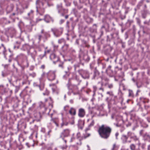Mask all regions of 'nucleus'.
Masks as SVG:
<instances>
[{"instance_id": "obj_1", "label": "nucleus", "mask_w": 150, "mask_h": 150, "mask_svg": "<svg viewBox=\"0 0 150 150\" xmlns=\"http://www.w3.org/2000/svg\"><path fill=\"white\" fill-rule=\"evenodd\" d=\"M112 131V129L106 125H102L99 127L98 130V133L101 137L107 139L109 137Z\"/></svg>"}, {"instance_id": "obj_46", "label": "nucleus", "mask_w": 150, "mask_h": 150, "mask_svg": "<svg viewBox=\"0 0 150 150\" xmlns=\"http://www.w3.org/2000/svg\"><path fill=\"white\" fill-rule=\"evenodd\" d=\"M41 132H42L43 133H45V132L46 130H45V128H42L41 129Z\"/></svg>"}, {"instance_id": "obj_45", "label": "nucleus", "mask_w": 150, "mask_h": 150, "mask_svg": "<svg viewBox=\"0 0 150 150\" xmlns=\"http://www.w3.org/2000/svg\"><path fill=\"white\" fill-rule=\"evenodd\" d=\"M1 46L3 47L4 49V50L3 51L4 53L6 51V48L4 46V45L3 44H1Z\"/></svg>"}, {"instance_id": "obj_9", "label": "nucleus", "mask_w": 150, "mask_h": 150, "mask_svg": "<svg viewBox=\"0 0 150 150\" xmlns=\"http://www.w3.org/2000/svg\"><path fill=\"white\" fill-rule=\"evenodd\" d=\"M43 20L47 23H49L51 21L53 22L54 21L53 18L48 14H46L44 16Z\"/></svg>"}, {"instance_id": "obj_34", "label": "nucleus", "mask_w": 150, "mask_h": 150, "mask_svg": "<svg viewBox=\"0 0 150 150\" xmlns=\"http://www.w3.org/2000/svg\"><path fill=\"white\" fill-rule=\"evenodd\" d=\"M58 42L59 44H61L62 43H64L65 40L64 39H62L59 40L58 41Z\"/></svg>"}, {"instance_id": "obj_62", "label": "nucleus", "mask_w": 150, "mask_h": 150, "mask_svg": "<svg viewBox=\"0 0 150 150\" xmlns=\"http://www.w3.org/2000/svg\"><path fill=\"white\" fill-rule=\"evenodd\" d=\"M143 132V130H141L140 132V134L141 135H142V133Z\"/></svg>"}, {"instance_id": "obj_53", "label": "nucleus", "mask_w": 150, "mask_h": 150, "mask_svg": "<svg viewBox=\"0 0 150 150\" xmlns=\"http://www.w3.org/2000/svg\"><path fill=\"white\" fill-rule=\"evenodd\" d=\"M20 44V42H18V41H16L15 42V45H19Z\"/></svg>"}, {"instance_id": "obj_33", "label": "nucleus", "mask_w": 150, "mask_h": 150, "mask_svg": "<svg viewBox=\"0 0 150 150\" xmlns=\"http://www.w3.org/2000/svg\"><path fill=\"white\" fill-rule=\"evenodd\" d=\"M114 125L117 127H122V124H119V123H114Z\"/></svg>"}, {"instance_id": "obj_44", "label": "nucleus", "mask_w": 150, "mask_h": 150, "mask_svg": "<svg viewBox=\"0 0 150 150\" xmlns=\"http://www.w3.org/2000/svg\"><path fill=\"white\" fill-rule=\"evenodd\" d=\"M119 135V133L118 132H117L115 133V136L116 139H118V137Z\"/></svg>"}, {"instance_id": "obj_40", "label": "nucleus", "mask_w": 150, "mask_h": 150, "mask_svg": "<svg viewBox=\"0 0 150 150\" xmlns=\"http://www.w3.org/2000/svg\"><path fill=\"white\" fill-rule=\"evenodd\" d=\"M94 120H92L91 122V123L89 125V127H91V126H93L94 125Z\"/></svg>"}, {"instance_id": "obj_58", "label": "nucleus", "mask_w": 150, "mask_h": 150, "mask_svg": "<svg viewBox=\"0 0 150 150\" xmlns=\"http://www.w3.org/2000/svg\"><path fill=\"white\" fill-rule=\"evenodd\" d=\"M51 132V130H50L47 133V134L48 135H50V133Z\"/></svg>"}, {"instance_id": "obj_18", "label": "nucleus", "mask_w": 150, "mask_h": 150, "mask_svg": "<svg viewBox=\"0 0 150 150\" xmlns=\"http://www.w3.org/2000/svg\"><path fill=\"white\" fill-rule=\"evenodd\" d=\"M51 30L53 32L54 34L56 36L58 37L59 35V34L58 35H57L58 34V29L56 28H52L51 29Z\"/></svg>"}, {"instance_id": "obj_59", "label": "nucleus", "mask_w": 150, "mask_h": 150, "mask_svg": "<svg viewBox=\"0 0 150 150\" xmlns=\"http://www.w3.org/2000/svg\"><path fill=\"white\" fill-rule=\"evenodd\" d=\"M26 145L28 146V147H30V146L29 145V143H27L26 144Z\"/></svg>"}, {"instance_id": "obj_27", "label": "nucleus", "mask_w": 150, "mask_h": 150, "mask_svg": "<svg viewBox=\"0 0 150 150\" xmlns=\"http://www.w3.org/2000/svg\"><path fill=\"white\" fill-rule=\"evenodd\" d=\"M129 96L130 97H131L132 98L134 97V95L133 91L131 90H129Z\"/></svg>"}, {"instance_id": "obj_15", "label": "nucleus", "mask_w": 150, "mask_h": 150, "mask_svg": "<svg viewBox=\"0 0 150 150\" xmlns=\"http://www.w3.org/2000/svg\"><path fill=\"white\" fill-rule=\"evenodd\" d=\"M19 101L17 99H16L14 101V104L13 105V107L15 109H17L19 106Z\"/></svg>"}, {"instance_id": "obj_38", "label": "nucleus", "mask_w": 150, "mask_h": 150, "mask_svg": "<svg viewBox=\"0 0 150 150\" xmlns=\"http://www.w3.org/2000/svg\"><path fill=\"white\" fill-rule=\"evenodd\" d=\"M16 89L15 90V93H17L19 89V87L18 86H16Z\"/></svg>"}, {"instance_id": "obj_43", "label": "nucleus", "mask_w": 150, "mask_h": 150, "mask_svg": "<svg viewBox=\"0 0 150 150\" xmlns=\"http://www.w3.org/2000/svg\"><path fill=\"white\" fill-rule=\"evenodd\" d=\"M53 46L54 48V50L57 49L58 47V45H56L54 44H53Z\"/></svg>"}, {"instance_id": "obj_3", "label": "nucleus", "mask_w": 150, "mask_h": 150, "mask_svg": "<svg viewBox=\"0 0 150 150\" xmlns=\"http://www.w3.org/2000/svg\"><path fill=\"white\" fill-rule=\"evenodd\" d=\"M57 9L59 13L60 14L61 16H63L65 13L68 12V10L63 8L62 4H57Z\"/></svg>"}, {"instance_id": "obj_47", "label": "nucleus", "mask_w": 150, "mask_h": 150, "mask_svg": "<svg viewBox=\"0 0 150 150\" xmlns=\"http://www.w3.org/2000/svg\"><path fill=\"white\" fill-rule=\"evenodd\" d=\"M37 86L38 87L40 90L42 91L43 90V86H41L40 85H38Z\"/></svg>"}, {"instance_id": "obj_52", "label": "nucleus", "mask_w": 150, "mask_h": 150, "mask_svg": "<svg viewBox=\"0 0 150 150\" xmlns=\"http://www.w3.org/2000/svg\"><path fill=\"white\" fill-rule=\"evenodd\" d=\"M9 82L13 86H14V85L13 83L12 82L11 80V79L9 80Z\"/></svg>"}, {"instance_id": "obj_63", "label": "nucleus", "mask_w": 150, "mask_h": 150, "mask_svg": "<svg viewBox=\"0 0 150 150\" xmlns=\"http://www.w3.org/2000/svg\"><path fill=\"white\" fill-rule=\"evenodd\" d=\"M50 50H47L46 52V53H49L50 52Z\"/></svg>"}, {"instance_id": "obj_11", "label": "nucleus", "mask_w": 150, "mask_h": 150, "mask_svg": "<svg viewBox=\"0 0 150 150\" xmlns=\"http://www.w3.org/2000/svg\"><path fill=\"white\" fill-rule=\"evenodd\" d=\"M80 57L82 58L85 61H88L90 58L88 55L86 53L81 52L79 55Z\"/></svg>"}, {"instance_id": "obj_60", "label": "nucleus", "mask_w": 150, "mask_h": 150, "mask_svg": "<svg viewBox=\"0 0 150 150\" xmlns=\"http://www.w3.org/2000/svg\"><path fill=\"white\" fill-rule=\"evenodd\" d=\"M147 149L148 150H150V144L148 146Z\"/></svg>"}, {"instance_id": "obj_23", "label": "nucleus", "mask_w": 150, "mask_h": 150, "mask_svg": "<svg viewBox=\"0 0 150 150\" xmlns=\"http://www.w3.org/2000/svg\"><path fill=\"white\" fill-rule=\"evenodd\" d=\"M99 75V73L98 71L96 70H95L94 72L93 79H95L96 77H97Z\"/></svg>"}, {"instance_id": "obj_21", "label": "nucleus", "mask_w": 150, "mask_h": 150, "mask_svg": "<svg viewBox=\"0 0 150 150\" xmlns=\"http://www.w3.org/2000/svg\"><path fill=\"white\" fill-rule=\"evenodd\" d=\"M69 150H78V147L76 146L71 145L69 146Z\"/></svg>"}, {"instance_id": "obj_6", "label": "nucleus", "mask_w": 150, "mask_h": 150, "mask_svg": "<svg viewBox=\"0 0 150 150\" xmlns=\"http://www.w3.org/2000/svg\"><path fill=\"white\" fill-rule=\"evenodd\" d=\"M79 73L84 79H88L89 75L88 72L86 71L81 69L78 71Z\"/></svg>"}, {"instance_id": "obj_49", "label": "nucleus", "mask_w": 150, "mask_h": 150, "mask_svg": "<svg viewBox=\"0 0 150 150\" xmlns=\"http://www.w3.org/2000/svg\"><path fill=\"white\" fill-rule=\"evenodd\" d=\"M64 20L63 19H61L59 23L60 24H62L64 22Z\"/></svg>"}, {"instance_id": "obj_26", "label": "nucleus", "mask_w": 150, "mask_h": 150, "mask_svg": "<svg viewBox=\"0 0 150 150\" xmlns=\"http://www.w3.org/2000/svg\"><path fill=\"white\" fill-rule=\"evenodd\" d=\"M129 147L131 150H135L136 146L134 144H132L130 145Z\"/></svg>"}, {"instance_id": "obj_19", "label": "nucleus", "mask_w": 150, "mask_h": 150, "mask_svg": "<svg viewBox=\"0 0 150 150\" xmlns=\"http://www.w3.org/2000/svg\"><path fill=\"white\" fill-rule=\"evenodd\" d=\"M33 11L31 10L28 13V18L31 19L32 18L33 16Z\"/></svg>"}, {"instance_id": "obj_10", "label": "nucleus", "mask_w": 150, "mask_h": 150, "mask_svg": "<svg viewBox=\"0 0 150 150\" xmlns=\"http://www.w3.org/2000/svg\"><path fill=\"white\" fill-rule=\"evenodd\" d=\"M50 58L53 61L54 63H55L56 62L58 61L59 59V57L54 53L50 54Z\"/></svg>"}, {"instance_id": "obj_17", "label": "nucleus", "mask_w": 150, "mask_h": 150, "mask_svg": "<svg viewBox=\"0 0 150 150\" xmlns=\"http://www.w3.org/2000/svg\"><path fill=\"white\" fill-rule=\"evenodd\" d=\"M69 113L72 115H75L76 114V110L74 108H71L69 111Z\"/></svg>"}, {"instance_id": "obj_48", "label": "nucleus", "mask_w": 150, "mask_h": 150, "mask_svg": "<svg viewBox=\"0 0 150 150\" xmlns=\"http://www.w3.org/2000/svg\"><path fill=\"white\" fill-rule=\"evenodd\" d=\"M43 19H40L39 18H37L36 19V22L38 23V22L42 21Z\"/></svg>"}, {"instance_id": "obj_61", "label": "nucleus", "mask_w": 150, "mask_h": 150, "mask_svg": "<svg viewBox=\"0 0 150 150\" xmlns=\"http://www.w3.org/2000/svg\"><path fill=\"white\" fill-rule=\"evenodd\" d=\"M68 17H69V15H67L65 16V18L66 19H67V18H68Z\"/></svg>"}, {"instance_id": "obj_37", "label": "nucleus", "mask_w": 150, "mask_h": 150, "mask_svg": "<svg viewBox=\"0 0 150 150\" xmlns=\"http://www.w3.org/2000/svg\"><path fill=\"white\" fill-rule=\"evenodd\" d=\"M36 75V74L35 73H32L29 74V75L33 78L35 77Z\"/></svg>"}, {"instance_id": "obj_56", "label": "nucleus", "mask_w": 150, "mask_h": 150, "mask_svg": "<svg viewBox=\"0 0 150 150\" xmlns=\"http://www.w3.org/2000/svg\"><path fill=\"white\" fill-rule=\"evenodd\" d=\"M147 119L149 122H150V117H147Z\"/></svg>"}, {"instance_id": "obj_4", "label": "nucleus", "mask_w": 150, "mask_h": 150, "mask_svg": "<svg viewBox=\"0 0 150 150\" xmlns=\"http://www.w3.org/2000/svg\"><path fill=\"white\" fill-rule=\"evenodd\" d=\"M55 71H50L46 74V76L48 80L52 81L55 79L56 77Z\"/></svg>"}, {"instance_id": "obj_24", "label": "nucleus", "mask_w": 150, "mask_h": 150, "mask_svg": "<svg viewBox=\"0 0 150 150\" xmlns=\"http://www.w3.org/2000/svg\"><path fill=\"white\" fill-rule=\"evenodd\" d=\"M51 120L57 126H58V124L57 123L58 121V119L57 118H52L51 119Z\"/></svg>"}, {"instance_id": "obj_42", "label": "nucleus", "mask_w": 150, "mask_h": 150, "mask_svg": "<svg viewBox=\"0 0 150 150\" xmlns=\"http://www.w3.org/2000/svg\"><path fill=\"white\" fill-rule=\"evenodd\" d=\"M23 78H24L25 80H27L28 79V77L27 75L25 74H24L23 76Z\"/></svg>"}, {"instance_id": "obj_14", "label": "nucleus", "mask_w": 150, "mask_h": 150, "mask_svg": "<svg viewBox=\"0 0 150 150\" xmlns=\"http://www.w3.org/2000/svg\"><path fill=\"white\" fill-rule=\"evenodd\" d=\"M114 98V100L116 102V103L117 102H120L121 103H122L123 101V99L121 96L119 97L118 100L117 99L116 96H115Z\"/></svg>"}, {"instance_id": "obj_22", "label": "nucleus", "mask_w": 150, "mask_h": 150, "mask_svg": "<svg viewBox=\"0 0 150 150\" xmlns=\"http://www.w3.org/2000/svg\"><path fill=\"white\" fill-rule=\"evenodd\" d=\"M69 47V45L67 44H65L63 46L62 48V49L63 52H65L67 51Z\"/></svg>"}, {"instance_id": "obj_57", "label": "nucleus", "mask_w": 150, "mask_h": 150, "mask_svg": "<svg viewBox=\"0 0 150 150\" xmlns=\"http://www.w3.org/2000/svg\"><path fill=\"white\" fill-rule=\"evenodd\" d=\"M41 68L42 69H44L45 68V66L44 65H42L41 66Z\"/></svg>"}, {"instance_id": "obj_64", "label": "nucleus", "mask_w": 150, "mask_h": 150, "mask_svg": "<svg viewBox=\"0 0 150 150\" xmlns=\"http://www.w3.org/2000/svg\"><path fill=\"white\" fill-rule=\"evenodd\" d=\"M105 81H108V80H109V79H107V78H105Z\"/></svg>"}, {"instance_id": "obj_20", "label": "nucleus", "mask_w": 150, "mask_h": 150, "mask_svg": "<svg viewBox=\"0 0 150 150\" xmlns=\"http://www.w3.org/2000/svg\"><path fill=\"white\" fill-rule=\"evenodd\" d=\"M62 122L61 124V127H62L64 125H67L68 124V122L66 121L65 119L63 117L62 118Z\"/></svg>"}, {"instance_id": "obj_13", "label": "nucleus", "mask_w": 150, "mask_h": 150, "mask_svg": "<svg viewBox=\"0 0 150 150\" xmlns=\"http://www.w3.org/2000/svg\"><path fill=\"white\" fill-rule=\"evenodd\" d=\"M143 138L144 140L150 142V135L148 133H146L144 134Z\"/></svg>"}, {"instance_id": "obj_35", "label": "nucleus", "mask_w": 150, "mask_h": 150, "mask_svg": "<svg viewBox=\"0 0 150 150\" xmlns=\"http://www.w3.org/2000/svg\"><path fill=\"white\" fill-rule=\"evenodd\" d=\"M93 95H94L95 94V92H96L97 88L96 86H93Z\"/></svg>"}, {"instance_id": "obj_31", "label": "nucleus", "mask_w": 150, "mask_h": 150, "mask_svg": "<svg viewBox=\"0 0 150 150\" xmlns=\"http://www.w3.org/2000/svg\"><path fill=\"white\" fill-rule=\"evenodd\" d=\"M43 94L44 96H48L49 94V92L47 90H46L45 92L43 93Z\"/></svg>"}, {"instance_id": "obj_28", "label": "nucleus", "mask_w": 150, "mask_h": 150, "mask_svg": "<svg viewBox=\"0 0 150 150\" xmlns=\"http://www.w3.org/2000/svg\"><path fill=\"white\" fill-rule=\"evenodd\" d=\"M113 34H111L110 35V36L108 35L107 36V40L108 41H110L111 39H112L113 38Z\"/></svg>"}, {"instance_id": "obj_36", "label": "nucleus", "mask_w": 150, "mask_h": 150, "mask_svg": "<svg viewBox=\"0 0 150 150\" xmlns=\"http://www.w3.org/2000/svg\"><path fill=\"white\" fill-rule=\"evenodd\" d=\"M69 108V106L68 105H66L64 107V110L65 111H67L68 110Z\"/></svg>"}, {"instance_id": "obj_25", "label": "nucleus", "mask_w": 150, "mask_h": 150, "mask_svg": "<svg viewBox=\"0 0 150 150\" xmlns=\"http://www.w3.org/2000/svg\"><path fill=\"white\" fill-rule=\"evenodd\" d=\"M64 142L65 143V144L63 145V146H61L60 147L62 149H65L67 148V145L66 144V143H67V140H65L64 138V139H63Z\"/></svg>"}, {"instance_id": "obj_30", "label": "nucleus", "mask_w": 150, "mask_h": 150, "mask_svg": "<svg viewBox=\"0 0 150 150\" xmlns=\"http://www.w3.org/2000/svg\"><path fill=\"white\" fill-rule=\"evenodd\" d=\"M46 51H45L44 54H41L39 56V58L40 59H42L44 57L46 56Z\"/></svg>"}, {"instance_id": "obj_12", "label": "nucleus", "mask_w": 150, "mask_h": 150, "mask_svg": "<svg viewBox=\"0 0 150 150\" xmlns=\"http://www.w3.org/2000/svg\"><path fill=\"white\" fill-rule=\"evenodd\" d=\"M85 114L84 110L83 108H80L79 110L78 115L80 117H83Z\"/></svg>"}, {"instance_id": "obj_55", "label": "nucleus", "mask_w": 150, "mask_h": 150, "mask_svg": "<svg viewBox=\"0 0 150 150\" xmlns=\"http://www.w3.org/2000/svg\"><path fill=\"white\" fill-rule=\"evenodd\" d=\"M99 90H102L103 92H104V89L102 87H101L99 88Z\"/></svg>"}, {"instance_id": "obj_50", "label": "nucleus", "mask_w": 150, "mask_h": 150, "mask_svg": "<svg viewBox=\"0 0 150 150\" xmlns=\"http://www.w3.org/2000/svg\"><path fill=\"white\" fill-rule=\"evenodd\" d=\"M73 88H74V89L76 90H77L78 89V87H77V86H75Z\"/></svg>"}, {"instance_id": "obj_32", "label": "nucleus", "mask_w": 150, "mask_h": 150, "mask_svg": "<svg viewBox=\"0 0 150 150\" xmlns=\"http://www.w3.org/2000/svg\"><path fill=\"white\" fill-rule=\"evenodd\" d=\"M117 147L116 146L115 144H114L113 145L111 149V150H117Z\"/></svg>"}, {"instance_id": "obj_39", "label": "nucleus", "mask_w": 150, "mask_h": 150, "mask_svg": "<svg viewBox=\"0 0 150 150\" xmlns=\"http://www.w3.org/2000/svg\"><path fill=\"white\" fill-rule=\"evenodd\" d=\"M108 87L109 88H112L113 87V85L112 84H108Z\"/></svg>"}, {"instance_id": "obj_16", "label": "nucleus", "mask_w": 150, "mask_h": 150, "mask_svg": "<svg viewBox=\"0 0 150 150\" xmlns=\"http://www.w3.org/2000/svg\"><path fill=\"white\" fill-rule=\"evenodd\" d=\"M58 63V67L62 69H63L64 67V63L63 62L59 61H57Z\"/></svg>"}, {"instance_id": "obj_41", "label": "nucleus", "mask_w": 150, "mask_h": 150, "mask_svg": "<svg viewBox=\"0 0 150 150\" xmlns=\"http://www.w3.org/2000/svg\"><path fill=\"white\" fill-rule=\"evenodd\" d=\"M107 94L109 95L110 96L113 95V93L112 91H108L107 92Z\"/></svg>"}, {"instance_id": "obj_5", "label": "nucleus", "mask_w": 150, "mask_h": 150, "mask_svg": "<svg viewBox=\"0 0 150 150\" xmlns=\"http://www.w3.org/2000/svg\"><path fill=\"white\" fill-rule=\"evenodd\" d=\"M128 136L130 137L131 139H132L134 142L138 141V145L140 146L141 143L139 140V138L134 134L131 132H128Z\"/></svg>"}, {"instance_id": "obj_8", "label": "nucleus", "mask_w": 150, "mask_h": 150, "mask_svg": "<svg viewBox=\"0 0 150 150\" xmlns=\"http://www.w3.org/2000/svg\"><path fill=\"white\" fill-rule=\"evenodd\" d=\"M129 137H130L128 136V132L127 133V135L125 134L122 135L121 138L122 143L123 144H126L127 142L130 143L131 142V140L127 141Z\"/></svg>"}, {"instance_id": "obj_51", "label": "nucleus", "mask_w": 150, "mask_h": 150, "mask_svg": "<svg viewBox=\"0 0 150 150\" xmlns=\"http://www.w3.org/2000/svg\"><path fill=\"white\" fill-rule=\"evenodd\" d=\"M41 33L42 34H43L44 35H45V34L46 33H45L44 32V30L43 29H42L41 30Z\"/></svg>"}, {"instance_id": "obj_29", "label": "nucleus", "mask_w": 150, "mask_h": 150, "mask_svg": "<svg viewBox=\"0 0 150 150\" xmlns=\"http://www.w3.org/2000/svg\"><path fill=\"white\" fill-rule=\"evenodd\" d=\"M42 38V36L40 34H38L36 36V38L39 41H40Z\"/></svg>"}, {"instance_id": "obj_7", "label": "nucleus", "mask_w": 150, "mask_h": 150, "mask_svg": "<svg viewBox=\"0 0 150 150\" xmlns=\"http://www.w3.org/2000/svg\"><path fill=\"white\" fill-rule=\"evenodd\" d=\"M70 130L69 129H64L61 132L60 136V137L64 139V138L68 137L70 134Z\"/></svg>"}, {"instance_id": "obj_54", "label": "nucleus", "mask_w": 150, "mask_h": 150, "mask_svg": "<svg viewBox=\"0 0 150 150\" xmlns=\"http://www.w3.org/2000/svg\"><path fill=\"white\" fill-rule=\"evenodd\" d=\"M111 66L110 65H109L107 69L106 70V71H108V70H110V69L111 68Z\"/></svg>"}, {"instance_id": "obj_2", "label": "nucleus", "mask_w": 150, "mask_h": 150, "mask_svg": "<svg viewBox=\"0 0 150 150\" xmlns=\"http://www.w3.org/2000/svg\"><path fill=\"white\" fill-rule=\"evenodd\" d=\"M36 4L37 12L41 16L43 15L45 12V8L43 7V2H42L41 0H37Z\"/></svg>"}]
</instances>
